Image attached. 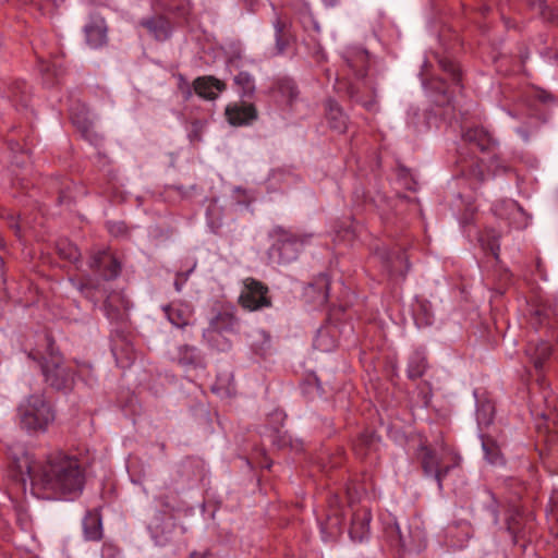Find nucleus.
I'll return each instance as SVG.
<instances>
[{"label": "nucleus", "instance_id": "f257e3e1", "mask_svg": "<svg viewBox=\"0 0 558 558\" xmlns=\"http://www.w3.org/2000/svg\"><path fill=\"white\" fill-rule=\"evenodd\" d=\"M20 473L27 474L34 496L47 500H73L85 487V469L80 459L61 450L35 462L25 453L16 460Z\"/></svg>", "mask_w": 558, "mask_h": 558}, {"label": "nucleus", "instance_id": "f03ea898", "mask_svg": "<svg viewBox=\"0 0 558 558\" xmlns=\"http://www.w3.org/2000/svg\"><path fill=\"white\" fill-rule=\"evenodd\" d=\"M54 418V409L44 393L29 395L17 407L19 426L29 435L46 433Z\"/></svg>", "mask_w": 558, "mask_h": 558}, {"label": "nucleus", "instance_id": "7ed1b4c3", "mask_svg": "<svg viewBox=\"0 0 558 558\" xmlns=\"http://www.w3.org/2000/svg\"><path fill=\"white\" fill-rule=\"evenodd\" d=\"M46 356L41 357L40 368L45 383L53 390L68 393L75 384L76 372L64 362L63 356L54 348L50 335H45Z\"/></svg>", "mask_w": 558, "mask_h": 558}, {"label": "nucleus", "instance_id": "20e7f679", "mask_svg": "<svg viewBox=\"0 0 558 558\" xmlns=\"http://www.w3.org/2000/svg\"><path fill=\"white\" fill-rule=\"evenodd\" d=\"M240 329V320L231 308L222 307L213 313L208 327L203 330V341L218 352H227L232 348L231 337Z\"/></svg>", "mask_w": 558, "mask_h": 558}, {"label": "nucleus", "instance_id": "39448f33", "mask_svg": "<svg viewBox=\"0 0 558 558\" xmlns=\"http://www.w3.org/2000/svg\"><path fill=\"white\" fill-rule=\"evenodd\" d=\"M271 235L275 242L269 248V257L279 265L294 262L301 248L312 239V234L296 233L280 226L272 229Z\"/></svg>", "mask_w": 558, "mask_h": 558}, {"label": "nucleus", "instance_id": "423d86ee", "mask_svg": "<svg viewBox=\"0 0 558 558\" xmlns=\"http://www.w3.org/2000/svg\"><path fill=\"white\" fill-rule=\"evenodd\" d=\"M386 535L392 546L403 551H420L426 544L425 531L417 519L387 526Z\"/></svg>", "mask_w": 558, "mask_h": 558}, {"label": "nucleus", "instance_id": "0eeeda50", "mask_svg": "<svg viewBox=\"0 0 558 558\" xmlns=\"http://www.w3.org/2000/svg\"><path fill=\"white\" fill-rule=\"evenodd\" d=\"M239 304L251 312L271 307L272 301L269 288L255 278L248 277L244 279Z\"/></svg>", "mask_w": 558, "mask_h": 558}, {"label": "nucleus", "instance_id": "6e6552de", "mask_svg": "<svg viewBox=\"0 0 558 558\" xmlns=\"http://www.w3.org/2000/svg\"><path fill=\"white\" fill-rule=\"evenodd\" d=\"M506 527L514 544L525 541L535 529L534 514L517 505H511L506 514Z\"/></svg>", "mask_w": 558, "mask_h": 558}, {"label": "nucleus", "instance_id": "1a4fd4ad", "mask_svg": "<svg viewBox=\"0 0 558 558\" xmlns=\"http://www.w3.org/2000/svg\"><path fill=\"white\" fill-rule=\"evenodd\" d=\"M89 268L105 280H113L121 274V263L107 250L98 251L90 257Z\"/></svg>", "mask_w": 558, "mask_h": 558}, {"label": "nucleus", "instance_id": "9d476101", "mask_svg": "<svg viewBox=\"0 0 558 558\" xmlns=\"http://www.w3.org/2000/svg\"><path fill=\"white\" fill-rule=\"evenodd\" d=\"M111 352L121 368H129L136 357L133 344L122 329H116L111 336Z\"/></svg>", "mask_w": 558, "mask_h": 558}, {"label": "nucleus", "instance_id": "9b49d317", "mask_svg": "<svg viewBox=\"0 0 558 558\" xmlns=\"http://www.w3.org/2000/svg\"><path fill=\"white\" fill-rule=\"evenodd\" d=\"M462 137L468 144L478 148L482 153L493 154L492 162L498 160L495 153L498 143L486 129L482 126L468 129L463 132Z\"/></svg>", "mask_w": 558, "mask_h": 558}, {"label": "nucleus", "instance_id": "f8f14e48", "mask_svg": "<svg viewBox=\"0 0 558 558\" xmlns=\"http://www.w3.org/2000/svg\"><path fill=\"white\" fill-rule=\"evenodd\" d=\"M344 523L343 510L340 507L338 496H332L329 499V512L325 522L322 523V533L324 538H336L342 533Z\"/></svg>", "mask_w": 558, "mask_h": 558}, {"label": "nucleus", "instance_id": "ddd939ff", "mask_svg": "<svg viewBox=\"0 0 558 558\" xmlns=\"http://www.w3.org/2000/svg\"><path fill=\"white\" fill-rule=\"evenodd\" d=\"M225 113L228 122L235 126L252 124L258 118L255 105L245 101L228 105Z\"/></svg>", "mask_w": 558, "mask_h": 558}, {"label": "nucleus", "instance_id": "4468645a", "mask_svg": "<svg viewBox=\"0 0 558 558\" xmlns=\"http://www.w3.org/2000/svg\"><path fill=\"white\" fill-rule=\"evenodd\" d=\"M104 308L109 320L123 326L129 317L130 302L121 293L112 292L107 296Z\"/></svg>", "mask_w": 558, "mask_h": 558}, {"label": "nucleus", "instance_id": "2eb2a0df", "mask_svg": "<svg viewBox=\"0 0 558 558\" xmlns=\"http://www.w3.org/2000/svg\"><path fill=\"white\" fill-rule=\"evenodd\" d=\"M108 27L104 17L90 15L88 23L84 26V34L87 45L98 49L108 43Z\"/></svg>", "mask_w": 558, "mask_h": 558}, {"label": "nucleus", "instance_id": "dca6fc26", "mask_svg": "<svg viewBox=\"0 0 558 558\" xmlns=\"http://www.w3.org/2000/svg\"><path fill=\"white\" fill-rule=\"evenodd\" d=\"M372 520L371 509L366 506H360L352 511V519L349 529V535L354 542H363L369 534V523Z\"/></svg>", "mask_w": 558, "mask_h": 558}, {"label": "nucleus", "instance_id": "f3484780", "mask_svg": "<svg viewBox=\"0 0 558 558\" xmlns=\"http://www.w3.org/2000/svg\"><path fill=\"white\" fill-rule=\"evenodd\" d=\"M449 452L450 451L444 450L442 453H438L435 448L422 444L417 449L416 456L423 474L428 477L432 473H435L436 469L448 460Z\"/></svg>", "mask_w": 558, "mask_h": 558}, {"label": "nucleus", "instance_id": "a211bd4d", "mask_svg": "<svg viewBox=\"0 0 558 558\" xmlns=\"http://www.w3.org/2000/svg\"><path fill=\"white\" fill-rule=\"evenodd\" d=\"M383 263L391 277H401L404 279L407 276L410 264L405 252L401 248H393L383 255Z\"/></svg>", "mask_w": 558, "mask_h": 558}, {"label": "nucleus", "instance_id": "6ab92c4d", "mask_svg": "<svg viewBox=\"0 0 558 558\" xmlns=\"http://www.w3.org/2000/svg\"><path fill=\"white\" fill-rule=\"evenodd\" d=\"M194 92L206 100H215L219 93L226 90L227 85L223 81L213 75L198 76L193 82Z\"/></svg>", "mask_w": 558, "mask_h": 558}, {"label": "nucleus", "instance_id": "aec40b11", "mask_svg": "<svg viewBox=\"0 0 558 558\" xmlns=\"http://www.w3.org/2000/svg\"><path fill=\"white\" fill-rule=\"evenodd\" d=\"M174 361L182 367L185 368H206L205 356L202 351L190 344H182L177 349V355Z\"/></svg>", "mask_w": 558, "mask_h": 558}, {"label": "nucleus", "instance_id": "412c9836", "mask_svg": "<svg viewBox=\"0 0 558 558\" xmlns=\"http://www.w3.org/2000/svg\"><path fill=\"white\" fill-rule=\"evenodd\" d=\"M324 108L328 126L337 133H344L348 129L349 118L341 106L335 99L329 98L325 101Z\"/></svg>", "mask_w": 558, "mask_h": 558}, {"label": "nucleus", "instance_id": "4be33fe9", "mask_svg": "<svg viewBox=\"0 0 558 558\" xmlns=\"http://www.w3.org/2000/svg\"><path fill=\"white\" fill-rule=\"evenodd\" d=\"M272 25L275 28L276 53L283 54L294 41V36L291 32V23L287 19L277 15Z\"/></svg>", "mask_w": 558, "mask_h": 558}, {"label": "nucleus", "instance_id": "5701e85b", "mask_svg": "<svg viewBox=\"0 0 558 558\" xmlns=\"http://www.w3.org/2000/svg\"><path fill=\"white\" fill-rule=\"evenodd\" d=\"M140 25L146 28L148 34L158 41L167 40L170 38L172 33L170 21L162 15L143 19L141 20Z\"/></svg>", "mask_w": 558, "mask_h": 558}, {"label": "nucleus", "instance_id": "b1692460", "mask_svg": "<svg viewBox=\"0 0 558 558\" xmlns=\"http://www.w3.org/2000/svg\"><path fill=\"white\" fill-rule=\"evenodd\" d=\"M368 52L361 48L349 49L344 54L347 66L359 80H362L366 76L368 70Z\"/></svg>", "mask_w": 558, "mask_h": 558}, {"label": "nucleus", "instance_id": "393cba45", "mask_svg": "<svg viewBox=\"0 0 558 558\" xmlns=\"http://www.w3.org/2000/svg\"><path fill=\"white\" fill-rule=\"evenodd\" d=\"M168 320L178 328H184L190 324L193 308L186 303H172L163 307Z\"/></svg>", "mask_w": 558, "mask_h": 558}, {"label": "nucleus", "instance_id": "a878e982", "mask_svg": "<svg viewBox=\"0 0 558 558\" xmlns=\"http://www.w3.org/2000/svg\"><path fill=\"white\" fill-rule=\"evenodd\" d=\"M378 437L374 432L361 433L353 442V451L356 457L365 459L375 453L378 449Z\"/></svg>", "mask_w": 558, "mask_h": 558}, {"label": "nucleus", "instance_id": "bb28decb", "mask_svg": "<svg viewBox=\"0 0 558 558\" xmlns=\"http://www.w3.org/2000/svg\"><path fill=\"white\" fill-rule=\"evenodd\" d=\"M83 531L87 541L98 542L102 538L101 514L97 509L88 511L84 517Z\"/></svg>", "mask_w": 558, "mask_h": 558}, {"label": "nucleus", "instance_id": "cd10ccee", "mask_svg": "<svg viewBox=\"0 0 558 558\" xmlns=\"http://www.w3.org/2000/svg\"><path fill=\"white\" fill-rule=\"evenodd\" d=\"M314 345L323 352L332 351L338 345V330L336 326L328 324L320 327L315 337Z\"/></svg>", "mask_w": 558, "mask_h": 558}, {"label": "nucleus", "instance_id": "c85d7f7f", "mask_svg": "<svg viewBox=\"0 0 558 558\" xmlns=\"http://www.w3.org/2000/svg\"><path fill=\"white\" fill-rule=\"evenodd\" d=\"M525 352L534 367L536 369H542L545 362L550 357L553 351L548 342L539 341L537 343H530Z\"/></svg>", "mask_w": 558, "mask_h": 558}, {"label": "nucleus", "instance_id": "c756f323", "mask_svg": "<svg viewBox=\"0 0 558 558\" xmlns=\"http://www.w3.org/2000/svg\"><path fill=\"white\" fill-rule=\"evenodd\" d=\"M337 83L339 86V89L344 88L345 95L353 101L361 104L363 107H365L367 110H372L375 106V100H364L361 96V89L365 86L364 82H342L339 78H337Z\"/></svg>", "mask_w": 558, "mask_h": 558}, {"label": "nucleus", "instance_id": "7c9ffc66", "mask_svg": "<svg viewBox=\"0 0 558 558\" xmlns=\"http://www.w3.org/2000/svg\"><path fill=\"white\" fill-rule=\"evenodd\" d=\"M461 457L453 452H449V458L447 461L441 463L435 471V473H432L428 477H432L435 480L437 487L439 490H442L444 488V481L447 477V475L456 468L460 465Z\"/></svg>", "mask_w": 558, "mask_h": 558}, {"label": "nucleus", "instance_id": "2f4dec72", "mask_svg": "<svg viewBox=\"0 0 558 558\" xmlns=\"http://www.w3.org/2000/svg\"><path fill=\"white\" fill-rule=\"evenodd\" d=\"M274 90L278 93L281 101L287 105H292L299 96L298 86L290 77L278 78L275 83Z\"/></svg>", "mask_w": 558, "mask_h": 558}, {"label": "nucleus", "instance_id": "473e14b6", "mask_svg": "<svg viewBox=\"0 0 558 558\" xmlns=\"http://www.w3.org/2000/svg\"><path fill=\"white\" fill-rule=\"evenodd\" d=\"M481 439L485 459L490 464L504 465L505 458L497 441L493 437L487 435H482Z\"/></svg>", "mask_w": 558, "mask_h": 558}, {"label": "nucleus", "instance_id": "72a5a7b5", "mask_svg": "<svg viewBox=\"0 0 558 558\" xmlns=\"http://www.w3.org/2000/svg\"><path fill=\"white\" fill-rule=\"evenodd\" d=\"M234 86L241 98H252L255 94L254 77L246 71H240L233 77Z\"/></svg>", "mask_w": 558, "mask_h": 558}, {"label": "nucleus", "instance_id": "f704fd0d", "mask_svg": "<svg viewBox=\"0 0 558 558\" xmlns=\"http://www.w3.org/2000/svg\"><path fill=\"white\" fill-rule=\"evenodd\" d=\"M530 8L536 11L544 21L558 23V1L548 5L545 0H526Z\"/></svg>", "mask_w": 558, "mask_h": 558}, {"label": "nucleus", "instance_id": "c9c22d12", "mask_svg": "<svg viewBox=\"0 0 558 558\" xmlns=\"http://www.w3.org/2000/svg\"><path fill=\"white\" fill-rule=\"evenodd\" d=\"M413 315L417 327H428L435 322L432 304L426 300L417 301Z\"/></svg>", "mask_w": 558, "mask_h": 558}, {"label": "nucleus", "instance_id": "e433bc0d", "mask_svg": "<svg viewBox=\"0 0 558 558\" xmlns=\"http://www.w3.org/2000/svg\"><path fill=\"white\" fill-rule=\"evenodd\" d=\"M156 3L160 9L174 13L180 17H186L191 12L189 0H156Z\"/></svg>", "mask_w": 558, "mask_h": 558}, {"label": "nucleus", "instance_id": "4c0bfd02", "mask_svg": "<svg viewBox=\"0 0 558 558\" xmlns=\"http://www.w3.org/2000/svg\"><path fill=\"white\" fill-rule=\"evenodd\" d=\"M427 368V361L423 353L414 352L408 363V377L410 379H416L424 375Z\"/></svg>", "mask_w": 558, "mask_h": 558}, {"label": "nucleus", "instance_id": "58836bf2", "mask_svg": "<svg viewBox=\"0 0 558 558\" xmlns=\"http://www.w3.org/2000/svg\"><path fill=\"white\" fill-rule=\"evenodd\" d=\"M495 416V404L490 400H483L478 402L476 410L477 424L482 426H489Z\"/></svg>", "mask_w": 558, "mask_h": 558}, {"label": "nucleus", "instance_id": "ea45409f", "mask_svg": "<svg viewBox=\"0 0 558 558\" xmlns=\"http://www.w3.org/2000/svg\"><path fill=\"white\" fill-rule=\"evenodd\" d=\"M438 64L439 68L449 75L452 84L462 87V73L459 65L454 61L448 58H441L439 59Z\"/></svg>", "mask_w": 558, "mask_h": 558}, {"label": "nucleus", "instance_id": "a19ab883", "mask_svg": "<svg viewBox=\"0 0 558 558\" xmlns=\"http://www.w3.org/2000/svg\"><path fill=\"white\" fill-rule=\"evenodd\" d=\"M546 515L551 534L558 536V494L550 497Z\"/></svg>", "mask_w": 558, "mask_h": 558}, {"label": "nucleus", "instance_id": "79ce46f5", "mask_svg": "<svg viewBox=\"0 0 558 558\" xmlns=\"http://www.w3.org/2000/svg\"><path fill=\"white\" fill-rule=\"evenodd\" d=\"M480 240L482 245L497 258L500 250L499 235L492 230L485 235H482Z\"/></svg>", "mask_w": 558, "mask_h": 558}, {"label": "nucleus", "instance_id": "37998d69", "mask_svg": "<svg viewBox=\"0 0 558 558\" xmlns=\"http://www.w3.org/2000/svg\"><path fill=\"white\" fill-rule=\"evenodd\" d=\"M313 289H318L322 291L320 303H325L328 300V290H329V278L326 274H320L314 283L311 284Z\"/></svg>", "mask_w": 558, "mask_h": 558}, {"label": "nucleus", "instance_id": "c03bdc74", "mask_svg": "<svg viewBox=\"0 0 558 558\" xmlns=\"http://www.w3.org/2000/svg\"><path fill=\"white\" fill-rule=\"evenodd\" d=\"M489 497V502L487 504V510L489 511L493 522L495 524L499 523V502L496 499L495 495L490 492L487 493Z\"/></svg>", "mask_w": 558, "mask_h": 558}, {"label": "nucleus", "instance_id": "a18cd8bd", "mask_svg": "<svg viewBox=\"0 0 558 558\" xmlns=\"http://www.w3.org/2000/svg\"><path fill=\"white\" fill-rule=\"evenodd\" d=\"M107 229L114 236H122L128 233V227L123 221H109L107 222Z\"/></svg>", "mask_w": 558, "mask_h": 558}, {"label": "nucleus", "instance_id": "49530a36", "mask_svg": "<svg viewBox=\"0 0 558 558\" xmlns=\"http://www.w3.org/2000/svg\"><path fill=\"white\" fill-rule=\"evenodd\" d=\"M76 288L88 300L93 301L95 304L97 303V299L94 298V286L90 279H87L84 282H80L76 284Z\"/></svg>", "mask_w": 558, "mask_h": 558}, {"label": "nucleus", "instance_id": "de8ad7c7", "mask_svg": "<svg viewBox=\"0 0 558 558\" xmlns=\"http://www.w3.org/2000/svg\"><path fill=\"white\" fill-rule=\"evenodd\" d=\"M59 251H60L61 256H63L64 258L71 260V262H75L80 257V252H78L77 247L72 244H68L66 247H64V248L60 247Z\"/></svg>", "mask_w": 558, "mask_h": 558}, {"label": "nucleus", "instance_id": "09e8293b", "mask_svg": "<svg viewBox=\"0 0 558 558\" xmlns=\"http://www.w3.org/2000/svg\"><path fill=\"white\" fill-rule=\"evenodd\" d=\"M533 96L544 104L554 101V96L549 92L542 88L536 89Z\"/></svg>", "mask_w": 558, "mask_h": 558}, {"label": "nucleus", "instance_id": "8fccbe9b", "mask_svg": "<svg viewBox=\"0 0 558 558\" xmlns=\"http://www.w3.org/2000/svg\"><path fill=\"white\" fill-rule=\"evenodd\" d=\"M166 192L168 194L172 193V192H177L182 198L183 197H186L189 194H187V191L185 190V187L183 186H175V185H171V186H168L166 189Z\"/></svg>", "mask_w": 558, "mask_h": 558}, {"label": "nucleus", "instance_id": "3c124183", "mask_svg": "<svg viewBox=\"0 0 558 558\" xmlns=\"http://www.w3.org/2000/svg\"><path fill=\"white\" fill-rule=\"evenodd\" d=\"M553 402H554V399L549 401L547 398H545L546 410L541 413V415L545 420H550L551 418V403Z\"/></svg>", "mask_w": 558, "mask_h": 558}, {"label": "nucleus", "instance_id": "603ef678", "mask_svg": "<svg viewBox=\"0 0 558 558\" xmlns=\"http://www.w3.org/2000/svg\"><path fill=\"white\" fill-rule=\"evenodd\" d=\"M472 173L476 177L478 182H483L485 180L484 173L477 165L472 169Z\"/></svg>", "mask_w": 558, "mask_h": 558}, {"label": "nucleus", "instance_id": "864d4df0", "mask_svg": "<svg viewBox=\"0 0 558 558\" xmlns=\"http://www.w3.org/2000/svg\"><path fill=\"white\" fill-rule=\"evenodd\" d=\"M5 219L8 220H12V222L10 223V227L12 229L15 230L16 234L19 233V225L14 221V215L13 214H8L7 216H3Z\"/></svg>", "mask_w": 558, "mask_h": 558}, {"label": "nucleus", "instance_id": "5fc2aeb1", "mask_svg": "<svg viewBox=\"0 0 558 558\" xmlns=\"http://www.w3.org/2000/svg\"><path fill=\"white\" fill-rule=\"evenodd\" d=\"M89 371H92V365L89 363H82L77 365V372L81 374Z\"/></svg>", "mask_w": 558, "mask_h": 558}, {"label": "nucleus", "instance_id": "6e6d98bb", "mask_svg": "<svg viewBox=\"0 0 558 558\" xmlns=\"http://www.w3.org/2000/svg\"><path fill=\"white\" fill-rule=\"evenodd\" d=\"M181 277H182L181 275H178V278H177L175 282H174V286H175V290H177V291H181L182 282H184V281L186 280V278L184 277V278H182V280L180 281V278H181Z\"/></svg>", "mask_w": 558, "mask_h": 558}, {"label": "nucleus", "instance_id": "4d7b16f0", "mask_svg": "<svg viewBox=\"0 0 558 558\" xmlns=\"http://www.w3.org/2000/svg\"><path fill=\"white\" fill-rule=\"evenodd\" d=\"M511 209H514L517 211H521V208L518 206L515 202H508L506 203Z\"/></svg>", "mask_w": 558, "mask_h": 558}, {"label": "nucleus", "instance_id": "13d9d810", "mask_svg": "<svg viewBox=\"0 0 558 558\" xmlns=\"http://www.w3.org/2000/svg\"><path fill=\"white\" fill-rule=\"evenodd\" d=\"M323 2L327 5V7H333L337 4L338 0H323Z\"/></svg>", "mask_w": 558, "mask_h": 558}, {"label": "nucleus", "instance_id": "bf43d9fd", "mask_svg": "<svg viewBox=\"0 0 558 558\" xmlns=\"http://www.w3.org/2000/svg\"><path fill=\"white\" fill-rule=\"evenodd\" d=\"M3 246H4V242H3L2 236L0 235V247H3Z\"/></svg>", "mask_w": 558, "mask_h": 558}, {"label": "nucleus", "instance_id": "052dcab7", "mask_svg": "<svg viewBox=\"0 0 558 558\" xmlns=\"http://www.w3.org/2000/svg\"><path fill=\"white\" fill-rule=\"evenodd\" d=\"M190 558H201V557H198V555L194 553V554H192V555L190 556Z\"/></svg>", "mask_w": 558, "mask_h": 558}, {"label": "nucleus", "instance_id": "680f3d73", "mask_svg": "<svg viewBox=\"0 0 558 558\" xmlns=\"http://www.w3.org/2000/svg\"><path fill=\"white\" fill-rule=\"evenodd\" d=\"M98 3H104L106 0H95Z\"/></svg>", "mask_w": 558, "mask_h": 558}, {"label": "nucleus", "instance_id": "e2e57ef3", "mask_svg": "<svg viewBox=\"0 0 558 558\" xmlns=\"http://www.w3.org/2000/svg\"><path fill=\"white\" fill-rule=\"evenodd\" d=\"M315 29H316L317 32H319V27H318V25H317V24H315Z\"/></svg>", "mask_w": 558, "mask_h": 558}]
</instances>
